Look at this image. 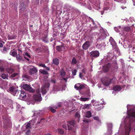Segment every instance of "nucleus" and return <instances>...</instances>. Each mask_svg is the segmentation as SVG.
<instances>
[{
	"mask_svg": "<svg viewBox=\"0 0 135 135\" xmlns=\"http://www.w3.org/2000/svg\"><path fill=\"white\" fill-rule=\"evenodd\" d=\"M67 123L70 124V125L67 124L68 129V130H72V132L74 134L76 133L75 128L74 129V126L75 124V121L74 120H71L70 121H67Z\"/></svg>",
	"mask_w": 135,
	"mask_h": 135,
	"instance_id": "1",
	"label": "nucleus"
},
{
	"mask_svg": "<svg viewBox=\"0 0 135 135\" xmlns=\"http://www.w3.org/2000/svg\"><path fill=\"white\" fill-rule=\"evenodd\" d=\"M23 89L31 93H34L35 90L32 88L31 86L27 84H25L23 86Z\"/></svg>",
	"mask_w": 135,
	"mask_h": 135,
	"instance_id": "2",
	"label": "nucleus"
},
{
	"mask_svg": "<svg viewBox=\"0 0 135 135\" xmlns=\"http://www.w3.org/2000/svg\"><path fill=\"white\" fill-rule=\"evenodd\" d=\"M90 56L91 57L97 58L100 55V52L97 50L93 51L90 53Z\"/></svg>",
	"mask_w": 135,
	"mask_h": 135,
	"instance_id": "3",
	"label": "nucleus"
},
{
	"mask_svg": "<svg viewBox=\"0 0 135 135\" xmlns=\"http://www.w3.org/2000/svg\"><path fill=\"white\" fill-rule=\"evenodd\" d=\"M90 42L89 41H87L85 42L82 45V49L84 50L88 49L90 46Z\"/></svg>",
	"mask_w": 135,
	"mask_h": 135,
	"instance_id": "4",
	"label": "nucleus"
},
{
	"mask_svg": "<svg viewBox=\"0 0 135 135\" xmlns=\"http://www.w3.org/2000/svg\"><path fill=\"white\" fill-rule=\"evenodd\" d=\"M37 72V68L34 66L32 68H30L29 70L30 74L31 75L35 74Z\"/></svg>",
	"mask_w": 135,
	"mask_h": 135,
	"instance_id": "5",
	"label": "nucleus"
},
{
	"mask_svg": "<svg viewBox=\"0 0 135 135\" xmlns=\"http://www.w3.org/2000/svg\"><path fill=\"white\" fill-rule=\"evenodd\" d=\"M85 86L84 85L81 84L80 83H77L74 86V88L76 90L82 89L84 88Z\"/></svg>",
	"mask_w": 135,
	"mask_h": 135,
	"instance_id": "6",
	"label": "nucleus"
},
{
	"mask_svg": "<svg viewBox=\"0 0 135 135\" xmlns=\"http://www.w3.org/2000/svg\"><path fill=\"white\" fill-rule=\"evenodd\" d=\"M110 67V64L108 63L107 64H105L102 67V70L103 71L105 72L108 71Z\"/></svg>",
	"mask_w": 135,
	"mask_h": 135,
	"instance_id": "7",
	"label": "nucleus"
},
{
	"mask_svg": "<svg viewBox=\"0 0 135 135\" xmlns=\"http://www.w3.org/2000/svg\"><path fill=\"white\" fill-rule=\"evenodd\" d=\"M9 90L10 92H12V94L15 96L16 93L18 91L17 90H15V88L13 86H12L9 88Z\"/></svg>",
	"mask_w": 135,
	"mask_h": 135,
	"instance_id": "8",
	"label": "nucleus"
},
{
	"mask_svg": "<svg viewBox=\"0 0 135 135\" xmlns=\"http://www.w3.org/2000/svg\"><path fill=\"white\" fill-rule=\"evenodd\" d=\"M110 43L112 46H113V45H114V46L115 48L117 49V51H119V49H118L117 46V45L116 43H115V41L112 37H111L110 38Z\"/></svg>",
	"mask_w": 135,
	"mask_h": 135,
	"instance_id": "9",
	"label": "nucleus"
},
{
	"mask_svg": "<svg viewBox=\"0 0 135 135\" xmlns=\"http://www.w3.org/2000/svg\"><path fill=\"white\" fill-rule=\"evenodd\" d=\"M33 98L36 101L40 102L41 101V94H38V95H34Z\"/></svg>",
	"mask_w": 135,
	"mask_h": 135,
	"instance_id": "10",
	"label": "nucleus"
},
{
	"mask_svg": "<svg viewBox=\"0 0 135 135\" xmlns=\"http://www.w3.org/2000/svg\"><path fill=\"white\" fill-rule=\"evenodd\" d=\"M111 80L110 79H109L108 80H104L102 81V84L106 86H108L109 85L110 83Z\"/></svg>",
	"mask_w": 135,
	"mask_h": 135,
	"instance_id": "11",
	"label": "nucleus"
},
{
	"mask_svg": "<svg viewBox=\"0 0 135 135\" xmlns=\"http://www.w3.org/2000/svg\"><path fill=\"white\" fill-rule=\"evenodd\" d=\"M52 64L55 65H57L59 64V60L57 58H55L52 60Z\"/></svg>",
	"mask_w": 135,
	"mask_h": 135,
	"instance_id": "12",
	"label": "nucleus"
},
{
	"mask_svg": "<svg viewBox=\"0 0 135 135\" xmlns=\"http://www.w3.org/2000/svg\"><path fill=\"white\" fill-rule=\"evenodd\" d=\"M131 130V124H129L128 127L126 128L125 134V135H129V132Z\"/></svg>",
	"mask_w": 135,
	"mask_h": 135,
	"instance_id": "13",
	"label": "nucleus"
},
{
	"mask_svg": "<svg viewBox=\"0 0 135 135\" xmlns=\"http://www.w3.org/2000/svg\"><path fill=\"white\" fill-rule=\"evenodd\" d=\"M3 119L4 120H3V123H4V127L5 126H6V128H7V126H8L7 124L10 123V120L8 119H4V118H3Z\"/></svg>",
	"mask_w": 135,
	"mask_h": 135,
	"instance_id": "14",
	"label": "nucleus"
},
{
	"mask_svg": "<svg viewBox=\"0 0 135 135\" xmlns=\"http://www.w3.org/2000/svg\"><path fill=\"white\" fill-rule=\"evenodd\" d=\"M64 49V47L63 45H62L60 46H56V49L59 51H61L62 49Z\"/></svg>",
	"mask_w": 135,
	"mask_h": 135,
	"instance_id": "15",
	"label": "nucleus"
},
{
	"mask_svg": "<svg viewBox=\"0 0 135 135\" xmlns=\"http://www.w3.org/2000/svg\"><path fill=\"white\" fill-rule=\"evenodd\" d=\"M20 98H25L26 96V94L23 91H20Z\"/></svg>",
	"mask_w": 135,
	"mask_h": 135,
	"instance_id": "16",
	"label": "nucleus"
},
{
	"mask_svg": "<svg viewBox=\"0 0 135 135\" xmlns=\"http://www.w3.org/2000/svg\"><path fill=\"white\" fill-rule=\"evenodd\" d=\"M121 89V87L118 85L114 86L113 88V89L115 91H120Z\"/></svg>",
	"mask_w": 135,
	"mask_h": 135,
	"instance_id": "17",
	"label": "nucleus"
},
{
	"mask_svg": "<svg viewBox=\"0 0 135 135\" xmlns=\"http://www.w3.org/2000/svg\"><path fill=\"white\" fill-rule=\"evenodd\" d=\"M91 116V113L90 111H88L85 114V117L89 118Z\"/></svg>",
	"mask_w": 135,
	"mask_h": 135,
	"instance_id": "18",
	"label": "nucleus"
},
{
	"mask_svg": "<svg viewBox=\"0 0 135 135\" xmlns=\"http://www.w3.org/2000/svg\"><path fill=\"white\" fill-rule=\"evenodd\" d=\"M9 49L7 48L4 47L1 50V52L3 53L6 54L8 52V51H9Z\"/></svg>",
	"mask_w": 135,
	"mask_h": 135,
	"instance_id": "19",
	"label": "nucleus"
},
{
	"mask_svg": "<svg viewBox=\"0 0 135 135\" xmlns=\"http://www.w3.org/2000/svg\"><path fill=\"white\" fill-rule=\"evenodd\" d=\"M77 63V61L76 59L74 57H73L71 62V64L72 65H74L76 64Z\"/></svg>",
	"mask_w": 135,
	"mask_h": 135,
	"instance_id": "20",
	"label": "nucleus"
},
{
	"mask_svg": "<svg viewBox=\"0 0 135 135\" xmlns=\"http://www.w3.org/2000/svg\"><path fill=\"white\" fill-rule=\"evenodd\" d=\"M91 107V105L90 104H85L84 105L83 108V109H89Z\"/></svg>",
	"mask_w": 135,
	"mask_h": 135,
	"instance_id": "21",
	"label": "nucleus"
},
{
	"mask_svg": "<svg viewBox=\"0 0 135 135\" xmlns=\"http://www.w3.org/2000/svg\"><path fill=\"white\" fill-rule=\"evenodd\" d=\"M128 116L131 117V119L132 117L135 118V110L133 112H131L128 114Z\"/></svg>",
	"mask_w": 135,
	"mask_h": 135,
	"instance_id": "22",
	"label": "nucleus"
},
{
	"mask_svg": "<svg viewBox=\"0 0 135 135\" xmlns=\"http://www.w3.org/2000/svg\"><path fill=\"white\" fill-rule=\"evenodd\" d=\"M6 70L9 74L12 73L14 71V70L11 68H7L6 69Z\"/></svg>",
	"mask_w": 135,
	"mask_h": 135,
	"instance_id": "23",
	"label": "nucleus"
},
{
	"mask_svg": "<svg viewBox=\"0 0 135 135\" xmlns=\"http://www.w3.org/2000/svg\"><path fill=\"white\" fill-rule=\"evenodd\" d=\"M1 77L4 79H8V75L7 74H2L1 75Z\"/></svg>",
	"mask_w": 135,
	"mask_h": 135,
	"instance_id": "24",
	"label": "nucleus"
},
{
	"mask_svg": "<svg viewBox=\"0 0 135 135\" xmlns=\"http://www.w3.org/2000/svg\"><path fill=\"white\" fill-rule=\"evenodd\" d=\"M44 47V46H42L40 47V48H38L37 49L36 51L37 52H42L43 51L42 49H43Z\"/></svg>",
	"mask_w": 135,
	"mask_h": 135,
	"instance_id": "25",
	"label": "nucleus"
},
{
	"mask_svg": "<svg viewBox=\"0 0 135 135\" xmlns=\"http://www.w3.org/2000/svg\"><path fill=\"white\" fill-rule=\"evenodd\" d=\"M16 36L15 35H13L11 36L9 35H8V40L13 39L16 38Z\"/></svg>",
	"mask_w": 135,
	"mask_h": 135,
	"instance_id": "26",
	"label": "nucleus"
},
{
	"mask_svg": "<svg viewBox=\"0 0 135 135\" xmlns=\"http://www.w3.org/2000/svg\"><path fill=\"white\" fill-rule=\"evenodd\" d=\"M89 99V98H83L81 97L80 98V100L82 101L85 102L88 101Z\"/></svg>",
	"mask_w": 135,
	"mask_h": 135,
	"instance_id": "27",
	"label": "nucleus"
},
{
	"mask_svg": "<svg viewBox=\"0 0 135 135\" xmlns=\"http://www.w3.org/2000/svg\"><path fill=\"white\" fill-rule=\"evenodd\" d=\"M50 84L49 83H46L43 86V88H45L47 89L48 88L50 87Z\"/></svg>",
	"mask_w": 135,
	"mask_h": 135,
	"instance_id": "28",
	"label": "nucleus"
},
{
	"mask_svg": "<svg viewBox=\"0 0 135 135\" xmlns=\"http://www.w3.org/2000/svg\"><path fill=\"white\" fill-rule=\"evenodd\" d=\"M123 30L125 31L128 32L131 30V28L130 27L126 26L123 28Z\"/></svg>",
	"mask_w": 135,
	"mask_h": 135,
	"instance_id": "29",
	"label": "nucleus"
},
{
	"mask_svg": "<svg viewBox=\"0 0 135 135\" xmlns=\"http://www.w3.org/2000/svg\"><path fill=\"white\" fill-rule=\"evenodd\" d=\"M16 58L17 61H21L22 59L20 55L19 54L17 55L16 56Z\"/></svg>",
	"mask_w": 135,
	"mask_h": 135,
	"instance_id": "30",
	"label": "nucleus"
},
{
	"mask_svg": "<svg viewBox=\"0 0 135 135\" xmlns=\"http://www.w3.org/2000/svg\"><path fill=\"white\" fill-rule=\"evenodd\" d=\"M39 71L42 74L46 75L48 74V72L47 71L43 70L40 69L39 70Z\"/></svg>",
	"mask_w": 135,
	"mask_h": 135,
	"instance_id": "31",
	"label": "nucleus"
},
{
	"mask_svg": "<svg viewBox=\"0 0 135 135\" xmlns=\"http://www.w3.org/2000/svg\"><path fill=\"white\" fill-rule=\"evenodd\" d=\"M57 132L59 134H63L64 132V131L63 130L59 128L57 129Z\"/></svg>",
	"mask_w": 135,
	"mask_h": 135,
	"instance_id": "32",
	"label": "nucleus"
},
{
	"mask_svg": "<svg viewBox=\"0 0 135 135\" xmlns=\"http://www.w3.org/2000/svg\"><path fill=\"white\" fill-rule=\"evenodd\" d=\"M10 55L11 56H12L13 57L16 56L17 55V53L15 51L11 52H10Z\"/></svg>",
	"mask_w": 135,
	"mask_h": 135,
	"instance_id": "33",
	"label": "nucleus"
},
{
	"mask_svg": "<svg viewBox=\"0 0 135 135\" xmlns=\"http://www.w3.org/2000/svg\"><path fill=\"white\" fill-rule=\"evenodd\" d=\"M42 40L45 42H47L48 40L47 38V36H45L44 37H43L42 38Z\"/></svg>",
	"mask_w": 135,
	"mask_h": 135,
	"instance_id": "34",
	"label": "nucleus"
},
{
	"mask_svg": "<svg viewBox=\"0 0 135 135\" xmlns=\"http://www.w3.org/2000/svg\"><path fill=\"white\" fill-rule=\"evenodd\" d=\"M41 92L42 93V94L44 95L46 93V89L44 88H42L41 90Z\"/></svg>",
	"mask_w": 135,
	"mask_h": 135,
	"instance_id": "35",
	"label": "nucleus"
},
{
	"mask_svg": "<svg viewBox=\"0 0 135 135\" xmlns=\"http://www.w3.org/2000/svg\"><path fill=\"white\" fill-rule=\"evenodd\" d=\"M60 75L61 76H64L65 74V72L63 69H62L60 71Z\"/></svg>",
	"mask_w": 135,
	"mask_h": 135,
	"instance_id": "36",
	"label": "nucleus"
},
{
	"mask_svg": "<svg viewBox=\"0 0 135 135\" xmlns=\"http://www.w3.org/2000/svg\"><path fill=\"white\" fill-rule=\"evenodd\" d=\"M22 5L21 4H20V6L21 7V8L20 9V11L21 12H22V11H23L24 10H25V6L23 5V6H22Z\"/></svg>",
	"mask_w": 135,
	"mask_h": 135,
	"instance_id": "37",
	"label": "nucleus"
},
{
	"mask_svg": "<svg viewBox=\"0 0 135 135\" xmlns=\"http://www.w3.org/2000/svg\"><path fill=\"white\" fill-rule=\"evenodd\" d=\"M31 124L30 123H28L27 124L26 127H25V129H27L31 128Z\"/></svg>",
	"mask_w": 135,
	"mask_h": 135,
	"instance_id": "38",
	"label": "nucleus"
},
{
	"mask_svg": "<svg viewBox=\"0 0 135 135\" xmlns=\"http://www.w3.org/2000/svg\"><path fill=\"white\" fill-rule=\"evenodd\" d=\"M77 72V70L75 69H74L72 70V74L74 76L75 75H76V72Z\"/></svg>",
	"mask_w": 135,
	"mask_h": 135,
	"instance_id": "39",
	"label": "nucleus"
},
{
	"mask_svg": "<svg viewBox=\"0 0 135 135\" xmlns=\"http://www.w3.org/2000/svg\"><path fill=\"white\" fill-rule=\"evenodd\" d=\"M93 118L95 120H96L98 122H100V121L99 119V118L98 117L95 116L93 117Z\"/></svg>",
	"mask_w": 135,
	"mask_h": 135,
	"instance_id": "40",
	"label": "nucleus"
},
{
	"mask_svg": "<svg viewBox=\"0 0 135 135\" xmlns=\"http://www.w3.org/2000/svg\"><path fill=\"white\" fill-rule=\"evenodd\" d=\"M75 117L78 118V119H79L80 118V114H79V113L77 112L75 113Z\"/></svg>",
	"mask_w": 135,
	"mask_h": 135,
	"instance_id": "41",
	"label": "nucleus"
},
{
	"mask_svg": "<svg viewBox=\"0 0 135 135\" xmlns=\"http://www.w3.org/2000/svg\"><path fill=\"white\" fill-rule=\"evenodd\" d=\"M83 121L84 122L88 123H89L90 122L91 120L90 119H85L83 120Z\"/></svg>",
	"mask_w": 135,
	"mask_h": 135,
	"instance_id": "42",
	"label": "nucleus"
},
{
	"mask_svg": "<svg viewBox=\"0 0 135 135\" xmlns=\"http://www.w3.org/2000/svg\"><path fill=\"white\" fill-rule=\"evenodd\" d=\"M23 56H24V57H25V56H27L29 58H31L30 56L29 55L27 52H25V53L23 54Z\"/></svg>",
	"mask_w": 135,
	"mask_h": 135,
	"instance_id": "43",
	"label": "nucleus"
},
{
	"mask_svg": "<svg viewBox=\"0 0 135 135\" xmlns=\"http://www.w3.org/2000/svg\"><path fill=\"white\" fill-rule=\"evenodd\" d=\"M31 131L30 129H28L26 132L25 133V134L26 135H30L31 134Z\"/></svg>",
	"mask_w": 135,
	"mask_h": 135,
	"instance_id": "44",
	"label": "nucleus"
},
{
	"mask_svg": "<svg viewBox=\"0 0 135 135\" xmlns=\"http://www.w3.org/2000/svg\"><path fill=\"white\" fill-rule=\"evenodd\" d=\"M18 74L16 73H14L13 74H12L11 76V77L12 78L15 77L17 75H18Z\"/></svg>",
	"mask_w": 135,
	"mask_h": 135,
	"instance_id": "45",
	"label": "nucleus"
},
{
	"mask_svg": "<svg viewBox=\"0 0 135 135\" xmlns=\"http://www.w3.org/2000/svg\"><path fill=\"white\" fill-rule=\"evenodd\" d=\"M40 113H39L37 112H35L33 114V116L34 117L35 116H36L37 117V115H39Z\"/></svg>",
	"mask_w": 135,
	"mask_h": 135,
	"instance_id": "46",
	"label": "nucleus"
},
{
	"mask_svg": "<svg viewBox=\"0 0 135 135\" xmlns=\"http://www.w3.org/2000/svg\"><path fill=\"white\" fill-rule=\"evenodd\" d=\"M38 65H39L40 66L44 68H46V66H45V64H38Z\"/></svg>",
	"mask_w": 135,
	"mask_h": 135,
	"instance_id": "47",
	"label": "nucleus"
},
{
	"mask_svg": "<svg viewBox=\"0 0 135 135\" xmlns=\"http://www.w3.org/2000/svg\"><path fill=\"white\" fill-rule=\"evenodd\" d=\"M84 76L83 73H80L79 74V76L81 79L83 78Z\"/></svg>",
	"mask_w": 135,
	"mask_h": 135,
	"instance_id": "48",
	"label": "nucleus"
},
{
	"mask_svg": "<svg viewBox=\"0 0 135 135\" xmlns=\"http://www.w3.org/2000/svg\"><path fill=\"white\" fill-rule=\"evenodd\" d=\"M50 110L52 113H55V111H56V110L55 109L52 108H50Z\"/></svg>",
	"mask_w": 135,
	"mask_h": 135,
	"instance_id": "49",
	"label": "nucleus"
},
{
	"mask_svg": "<svg viewBox=\"0 0 135 135\" xmlns=\"http://www.w3.org/2000/svg\"><path fill=\"white\" fill-rule=\"evenodd\" d=\"M51 81L52 83L55 84L56 82V80L54 78L51 79Z\"/></svg>",
	"mask_w": 135,
	"mask_h": 135,
	"instance_id": "50",
	"label": "nucleus"
},
{
	"mask_svg": "<svg viewBox=\"0 0 135 135\" xmlns=\"http://www.w3.org/2000/svg\"><path fill=\"white\" fill-rule=\"evenodd\" d=\"M103 108V107H102L101 106H99V107L97 108V110L98 111H100L101 110V109H102V108Z\"/></svg>",
	"mask_w": 135,
	"mask_h": 135,
	"instance_id": "51",
	"label": "nucleus"
},
{
	"mask_svg": "<svg viewBox=\"0 0 135 135\" xmlns=\"http://www.w3.org/2000/svg\"><path fill=\"white\" fill-rule=\"evenodd\" d=\"M86 70V69L84 68L81 70L82 73H84V74H86L85 71Z\"/></svg>",
	"mask_w": 135,
	"mask_h": 135,
	"instance_id": "52",
	"label": "nucleus"
},
{
	"mask_svg": "<svg viewBox=\"0 0 135 135\" xmlns=\"http://www.w3.org/2000/svg\"><path fill=\"white\" fill-rule=\"evenodd\" d=\"M0 71L1 72H3L4 71V68L2 66H0Z\"/></svg>",
	"mask_w": 135,
	"mask_h": 135,
	"instance_id": "53",
	"label": "nucleus"
},
{
	"mask_svg": "<svg viewBox=\"0 0 135 135\" xmlns=\"http://www.w3.org/2000/svg\"><path fill=\"white\" fill-rule=\"evenodd\" d=\"M62 127L65 129H67V127L66 125L65 124H64L62 125Z\"/></svg>",
	"mask_w": 135,
	"mask_h": 135,
	"instance_id": "54",
	"label": "nucleus"
},
{
	"mask_svg": "<svg viewBox=\"0 0 135 135\" xmlns=\"http://www.w3.org/2000/svg\"><path fill=\"white\" fill-rule=\"evenodd\" d=\"M45 120L44 119V118H42L41 120H40V121H39V122H38L37 123V124H40V123H41L42 121H43V120Z\"/></svg>",
	"mask_w": 135,
	"mask_h": 135,
	"instance_id": "55",
	"label": "nucleus"
},
{
	"mask_svg": "<svg viewBox=\"0 0 135 135\" xmlns=\"http://www.w3.org/2000/svg\"><path fill=\"white\" fill-rule=\"evenodd\" d=\"M45 68V69H46V70H47V71H49L50 70V67H46V68Z\"/></svg>",
	"mask_w": 135,
	"mask_h": 135,
	"instance_id": "56",
	"label": "nucleus"
},
{
	"mask_svg": "<svg viewBox=\"0 0 135 135\" xmlns=\"http://www.w3.org/2000/svg\"><path fill=\"white\" fill-rule=\"evenodd\" d=\"M3 44L0 42V48L3 47Z\"/></svg>",
	"mask_w": 135,
	"mask_h": 135,
	"instance_id": "57",
	"label": "nucleus"
},
{
	"mask_svg": "<svg viewBox=\"0 0 135 135\" xmlns=\"http://www.w3.org/2000/svg\"><path fill=\"white\" fill-rule=\"evenodd\" d=\"M58 107H61V103H60L58 104Z\"/></svg>",
	"mask_w": 135,
	"mask_h": 135,
	"instance_id": "58",
	"label": "nucleus"
},
{
	"mask_svg": "<svg viewBox=\"0 0 135 135\" xmlns=\"http://www.w3.org/2000/svg\"><path fill=\"white\" fill-rule=\"evenodd\" d=\"M24 57L25 59H26L28 61H30V59H29L27 58L26 57Z\"/></svg>",
	"mask_w": 135,
	"mask_h": 135,
	"instance_id": "59",
	"label": "nucleus"
},
{
	"mask_svg": "<svg viewBox=\"0 0 135 135\" xmlns=\"http://www.w3.org/2000/svg\"><path fill=\"white\" fill-rule=\"evenodd\" d=\"M115 1L117 2H120L122 1L123 0H114Z\"/></svg>",
	"mask_w": 135,
	"mask_h": 135,
	"instance_id": "60",
	"label": "nucleus"
},
{
	"mask_svg": "<svg viewBox=\"0 0 135 135\" xmlns=\"http://www.w3.org/2000/svg\"><path fill=\"white\" fill-rule=\"evenodd\" d=\"M135 121V119H133L132 120V122H134Z\"/></svg>",
	"mask_w": 135,
	"mask_h": 135,
	"instance_id": "61",
	"label": "nucleus"
},
{
	"mask_svg": "<svg viewBox=\"0 0 135 135\" xmlns=\"http://www.w3.org/2000/svg\"><path fill=\"white\" fill-rule=\"evenodd\" d=\"M104 12L103 11H102L101 12V14L102 15H103V14Z\"/></svg>",
	"mask_w": 135,
	"mask_h": 135,
	"instance_id": "62",
	"label": "nucleus"
},
{
	"mask_svg": "<svg viewBox=\"0 0 135 135\" xmlns=\"http://www.w3.org/2000/svg\"><path fill=\"white\" fill-rule=\"evenodd\" d=\"M18 51H20L21 52H22V51L21 50H18Z\"/></svg>",
	"mask_w": 135,
	"mask_h": 135,
	"instance_id": "63",
	"label": "nucleus"
},
{
	"mask_svg": "<svg viewBox=\"0 0 135 135\" xmlns=\"http://www.w3.org/2000/svg\"><path fill=\"white\" fill-rule=\"evenodd\" d=\"M46 135H51L50 133H47V134H46Z\"/></svg>",
	"mask_w": 135,
	"mask_h": 135,
	"instance_id": "64",
	"label": "nucleus"
}]
</instances>
